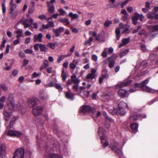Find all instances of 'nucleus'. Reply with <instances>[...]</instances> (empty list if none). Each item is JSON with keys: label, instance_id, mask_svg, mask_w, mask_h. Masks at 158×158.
Listing matches in <instances>:
<instances>
[{"label": "nucleus", "instance_id": "50", "mask_svg": "<svg viewBox=\"0 0 158 158\" xmlns=\"http://www.w3.org/2000/svg\"><path fill=\"white\" fill-rule=\"evenodd\" d=\"M107 48H105L102 54V56L103 57L105 58L107 56Z\"/></svg>", "mask_w": 158, "mask_h": 158}, {"label": "nucleus", "instance_id": "34", "mask_svg": "<svg viewBox=\"0 0 158 158\" xmlns=\"http://www.w3.org/2000/svg\"><path fill=\"white\" fill-rule=\"evenodd\" d=\"M69 15L71 18L72 19H74L77 18L78 17V15L76 14H73L71 12L69 14Z\"/></svg>", "mask_w": 158, "mask_h": 158}, {"label": "nucleus", "instance_id": "10", "mask_svg": "<svg viewBox=\"0 0 158 158\" xmlns=\"http://www.w3.org/2000/svg\"><path fill=\"white\" fill-rule=\"evenodd\" d=\"M91 73H89L86 77V79L88 81H90L93 79L95 78V73L96 72V70L93 68L91 69Z\"/></svg>", "mask_w": 158, "mask_h": 158}, {"label": "nucleus", "instance_id": "52", "mask_svg": "<svg viewBox=\"0 0 158 158\" xmlns=\"http://www.w3.org/2000/svg\"><path fill=\"white\" fill-rule=\"evenodd\" d=\"M35 10V7L34 6H30L28 10V12L29 13H32Z\"/></svg>", "mask_w": 158, "mask_h": 158}, {"label": "nucleus", "instance_id": "56", "mask_svg": "<svg viewBox=\"0 0 158 158\" xmlns=\"http://www.w3.org/2000/svg\"><path fill=\"white\" fill-rule=\"evenodd\" d=\"M2 12L4 13L6 11V7L5 6V3H2Z\"/></svg>", "mask_w": 158, "mask_h": 158}, {"label": "nucleus", "instance_id": "55", "mask_svg": "<svg viewBox=\"0 0 158 158\" xmlns=\"http://www.w3.org/2000/svg\"><path fill=\"white\" fill-rule=\"evenodd\" d=\"M40 74V73H37L36 72H34L32 74V76L31 77V78H36Z\"/></svg>", "mask_w": 158, "mask_h": 158}, {"label": "nucleus", "instance_id": "51", "mask_svg": "<svg viewBox=\"0 0 158 158\" xmlns=\"http://www.w3.org/2000/svg\"><path fill=\"white\" fill-rule=\"evenodd\" d=\"M140 47L142 50L144 52H145L147 50V48L146 45L143 44H141L140 45Z\"/></svg>", "mask_w": 158, "mask_h": 158}, {"label": "nucleus", "instance_id": "15", "mask_svg": "<svg viewBox=\"0 0 158 158\" xmlns=\"http://www.w3.org/2000/svg\"><path fill=\"white\" fill-rule=\"evenodd\" d=\"M6 151V147L3 143L0 144V154L2 158H3L5 156Z\"/></svg>", "mask_w": 158, "mask_h": 158}, {"label": "nucleus", "instance_id": "57", "mask_svg": "<svg viewBox=\"0 0 158 158\" xmlns=\"http://www.w3.org/2000/svg\"><path fill=\"white\" fill-rule=\"evenodd\" d=\"M1 89L4 91H6L8 90L7 87L5 85H1Z\"/></svg>", "mask_w": 158, "mask_h": 158}, {"label": "nucleus", "instance_id": "29", "mask_svg": "<svg viewBox=\"0 0 158 158\" xmlns=\"http://www.w3.org/2000/svg\"><path fill=\"white\" fill-rule=\"evenodd\" d=\"M111 57H109L107 60L109 61V67L110 68H113L114 65L115 61L114 60L110 61Z\"/></svg>", "mask_w": 158, "mask_h": 158}, {"label": "nucleus", "instance_id": "7", "mask_svg": "<svg viewBox=\"0 0 158 158\" xmlns=\"http://www.w3.org/2000/svg\"><path fill=\"white\" fill-rule=\"evenodd\" d=\"M139 18L140 21L143 20L144 16L142 14H139L138 13H136L134 16L132 17V21L133 23L135 25L137 23V21Z\"/></svg>", "mask_w": 158, "mask_h": 158}, {"label": "nucleus", "instance_id": "37", "mask_svg": "<svg viewBox=\"0 0 158 158\" xmlns=\"http://www.w3.org/2000/svg\"><path fill=\"white\" fill-rule=\"evenodd\" d=\"M67 57V56L65 55H60L58 57L57 59V62L59 63H60L64 58Z\"/></svg>", "mask_w": 158, "mask_h": 158}, {"label": "nucleus", "instance_id": "26", "mask_svg": "<svg viewBox=\"0 0 158 158\" xmlns=\"http://www.w3.org/2000/svg\"><path fill=\"white\" fill-rule=\"evenodd\" d=\"M130 26L127 24L124 25V27L123 29L122 32L123 33H128L130 32L129 28Z\"/></svg>", "mask_w": 158, "mask_h": 158}, {"label": "nucleus", "instance_id": "2", "mask_svg": "<svg viewBox=\"0 0 158 158\" xmlns=\"http://www.w3.org/2000/svg\"><path fill=\"white\" fill-rule=\"evenodd\" d=\"M98 135L101 137V142L103 148H106L109 144V141L106 138L105 134V130L101 127H100L98 130Z\"/></svg>", "mask_w": 158, "mask_h": 158}, {"label": "nucleus", "instance_id": "11", "mask_svg": "<svg viewBox=\"0 0 158 158\" xmlns=\"http://www.w3.org/2000/svg\"><path fill=\"white\" fill-rule=\"evenodd\" d=\"M42 110L43 108L41 106H38L36 107L33 108L32 112L34 115L37 116L42 113Z\"/></svg>", "mask_w": 158, "mask_h": 158}, {"label": "nucleus", "instance_id": "17", "mask_svg": "<svg viewBox=\"0 0 158 158\" xmlns=\"http://www.w3.org/2000/svg\"><path fill=\"white\" fill-rule=\"evenodd\" d=\"M78 62L79 61L77 59H73L72 62L70 63L69 64V67L70 69L74 70L76 68Z\"/></svg>", "mask_w": 158, "mask_h": 158}, {"label": "nucleus", "instance_id": "38", "mask_svg": "<svg viewBox=\"0 0 158 158\" xmlns=\"http://www.w3.org/2000/svg\"><path fill=\"white\" fill-rule=\"evenodd\" d=\"M22 135V133L19 131L14 130V137L16 136L19 137Z\"/></svg>", "mask_w": 158, "mask_h": 158}, {"label": "nucleus", "instance_id": "43", "mask_svg": "<svg viewBox=\"0 0 158 158\" xmlns=\"http://www.w3.org/2000/svg\"><path fill=\"white\" fill-rule=\"evenodd\" d=\"M93 39L92 37H90L89 38V40L85 41L84 44L85 45H86L88 44H90L92 41Z\"/></svg>", "mask_w": 158, "mask_h": 158}, {"label": "nucleus", "instance_id": "28", "mask_svg": "<svg viewBox=\"0 0 158 158\" xmlns=\"http://www.w3.org/2000/svg\"><path fill=\"white\" fill-rule=\"evenodd\" d=\"M39 47L41 52H46L48 51V48L43 44H39Z\"/></svg>", "mask_w": 158, "mask_h": 158}, {"label": "nucleus", "instance_id": "54", "mask_svg": "<svg viewBox=\"0 0 158 158\" xmlns=\"http://www.w3.org/2000/svg\"><path fill=\"white\" fill-rule=\"evenodd\" d=\"M130 1L129 0H126L122 2L121 4L122 8H123Z\"/></svg>", "mask_w": 158, "mask_h": 158}, {"label": "nucleus", "instance_id": "46", "mask_svg": "<svg viewBox=\"0 0 158 158\" xmlns=\"http://www.w3.org/2000/svg\"><path fill=\"white\" fill-rule=\"evenodd\" d=\"M48 47L54 49L55 48V44L54 43H49L48 44Z\"/></svg>", "mask_w": 158, "mask_h": 158}, {"label": "nucleus", "instance_id": "40", "mask_svg": "<svg viewBox=\"0 0 158 158\" xmlns=\"http://www.w3.org/2000/svg\"><path fill=\"white\" fill-rule=\"evenodd\" d=\"M129 51V50L128 49H126L123 52H121L120 54V58H122V57L125 55L127 54Z\"/></svg>", "mask_w": 158, "mask_h": 158}, {"label": "nucleus", "instance_id": "30", "mask_svg": "<svg viewBox=\"0 0 158 158\" xmlns=\"http://www.w3.org/2000/svg\"><path fill=\"white\" fill-rule=\"evenodd\" d=\"M23 31L22 29L17 31L16 32V33L17 34L16 36V38L18 39L20 38L23 35Z\"/></svg>", "mask_w": 158, "mask_h": 158}, {"label": "nucleus", "instance_id": "36", "mask_svg": "<svg viewBox=\"0 0 158 158\" xmlns=\"http://www.w3.org/2000/svg\"><path fill=\"white\" fill-rule=\"evenodd\" d=\"M7 131L6 134L7 135L11 137H14V130H10V129H7Z\"/></svg>", "mask_w": 158, "mask_h": 158}, {"label": "nucleus", "instance_id": "22", "mask_svg": "<svg viewBox=\"0 0 158 158\" xmlns=\"http://www.w3.org/2000/svg\"><path fill=\"white\" fill-rule=\"evenodd\" d=\"M39 97L40 98L43 100H45L48 98V96L45 94L43 91H41L40 92Z\"/></svg>", "mask_w": 158, "mask_h": 158}, {"label": "nucleus", "instance_id": "27", "mask_svg": "<svg viewBox=\"0 0 158 158\" xmlns=\"http://www.w3.org/2000/svg\"><path fill=\"white\" fill-rule=\"evenodd\" d=\"M18 110L22 115L24 114L26 111L25 106L23 107L22 105H20L19 107H18Z\"/></svg>", "mask_w": 158, "mask_h": 158}, {"label": "nucleus", "instance_id": "60", "mask_svg": "<svg viewBox=\"0 0 158 158\" xmlns=\"http://www.w3.org/2000/svg\"><path fill=\"white\" fill-rule=\"evenodd\" d=\"M71 29L73 33H77L78 32V30L74 27H71Z\"/></svg>", "mask_w": 158, "mask_h": 158}, {"label": "nucleus", "instance_id": "21", "mask_svg": "<svg viewBox=\"0 0 158 158\" xmlns=\"http://www.w3.org/2000/svg\"><path fill=\"white\" fill-rule=\"evenodd\" d=\"M131 129L135 131H138L139 124L136 123H133L130 125Z\"/></svg>", "mask_w": 158, "mask_h": 158}, {"label": "nucleus", "instance_id": "23", "mask_svg": "<svg viewBox=\"0 0 158 158\" xmlns=\"http://www.w3.org/2000/svg\"><path fill=\"white\" fill-rule=\"evenodd\" d=\"M147 27L149 30H152L153 31H158V24L154 26L152 25H148L147 26Z\"/></svg>", "mask_w": 158, "mask_h": 158}, {"label": "nucleus", "instance_id": "61", "mask_svg": "<svg viewBox=\"0 0 158 158\" xmlns=\"http://www.w3.org/2000/svg\"><path fill=\"white\" fill-rule=\"evenodd\" d=\"M24 52L26 54H31L33 51L32 50L27 49L24 51Z\"/></svg>", "mask_w": 158, "mask_h": 158}, {"label": "nucleus", "instance_id": "53", "mask_svg": "<svg viewBox=\"0 0 158 158\" xmlns=\"http://www.w3.org/2000/svg\"><path fill=\"white\" fill-rule=\"evenodd\" d=\"M91 58L92 60L96 62L98 60V57L95 54H93L92 55Z\"/></svg>", "mask_w": 158, "mask_h": 158}, {"label": "nucleus", "instance_id": "59", "mask_svg": "<svg viewBox=\"0 0 158 158\" xmlns=\"http://www.w3.org/2000/svg\"><path fill=\"white\" fill-rule=\"evenodd\" d=\"M104 115L106 118L107 120L110 121V122H112L114 121L113 119L108 117V115L106 113H105Z\"/></svg>", "mask_w": 158, "mask_h": 158}, {"label": "nucleus", "instance_id": "18", "mask_svg": "<svg viewBox=\"0 0 158 158\" xmlns=\"http://www.w3.org/2000/svg\"><path fill=\"white\" fill-rule=\"evenodd\" d=\"M73 88L75 89L78 94H80L83 90L85 89V88L84 86H81L78 88V85H73Z\"/></svg>", "mask_w": 158, "mask_h": 158}, {"label": "nucleus", "instance_id": "42", "mask_svg": "<svg viewBox=\"0 0 158 158\" xmlns=\"http://www.w3.org/2000/svg\"><path fill=\"white\" fill-rule=\"evenodd\" d=\"M56 88L58 89L59 91H62L63 88L61 87V85L59 83H56L55 85Z\"/></svg>", "mask_w": 158, "mask_h": 158}, {"label": "nucleus", "instance_id": "33", "mask_svg": "<svg viewBox=\"0 0 158 158\" xmlns=\"http://www.w3.org/2000/svg\"><path fill=\"white\" fill-rule=\"evenodd\" d=\"M15 120V118H14L13 119L10 120V121L9 123V125L7 127V129H10L12 127L13 124Z\"/></svg>", "mask_w": 158, "mask_h": 158}, {"label": "nucleus", "instance_id": "62", "mask_svg": "<svg viewBox=\"0 0 158 158\" xmlns=\"http://www.w3.org/2000/svg\"><path fill=\"white\" fill-rule=\"evenodd\" d=\"M48 25L49 26V27H54L55 26L54 23L52 21L49 22L48 23Z\"/></svg>", "mask_w": 158, "mask_h": 158}, {"label": "nucleus", "instance_id": "12", "mask_svg": "<svg viewBox=\"0 0 158 158\" xmlns=\"http://www.w3.org/2000/svg\"><path fill=\"white\" fill-rule=\"evenodd\" d=\"M3 115L4 119L6 121L13 119L14 118H15L11 113L7 111H4L3 112Z\"/></svg>", "mask_w": 158, "mask_h": 158}, {"label": "nucleus", "instance_id": "20", "mask_svg": "<svg viewBox=\"0 0 158 158\" xmlns=\"http://www.w3.org/2000/svg\"><path fill=\"white\" fill-rule=\"evenodd\" d=\"M126 91L122 89H120L118 91V94L120 97L124 98L126 97Z\"/></svg>", "mask_w": 158, "mask_h": 158}, {"label": "nucleus", "instance_id": "49", "mask_svg": "<svg viewBox=\"0 0 158 158\" xmlns=\"http://www.w3.org/2000/svg\"><path fill=\"white\" fill-rule=\"evenodd\" d=\"M58 11L60 13L59 14V15L64 16L65 15L66 12L62 8H60L58 10Z\"/></svg>", "mask_w": 158, "mask_h": 158}, {"label": "nucleus", "instance_id": "5", "mask_svg": "<svg viewBox=\"0 0 158 158\" xmlns=\"http://www.w3.org/2000/svg\"><path fill=\"white\" fill-rule=\"evenodd\" d=\"M80 110L81 112L85 114L90 112L94 113L96 110L95 108H92L89 106L85 105L81 106Z\"/></svg>", "mask_w": 158, "mask_h": 158}, {"label": "nucleus", "instance_id": "13", "mask_svg": "<svg viewBox=\"0 0 158 158\" xmlns=\"http://www.w3.org/2000/svg\"><path fill=\"white\" fill-rule=\"evenodd\" d=\"M43 37V35L42 33H39L38 34L35 35L33 37L34 41V42L38 41L39 42H42Z\"/></svg>", "mask_w": 158, "mask_h": 158}, {"label": "nucleus", "instance_id": "41", "mask_svg": "<svg viewBox=\"0 0 158 158\" xmlns=\"http://www.w3.org/2000/svg\"><path fill=\"white\" fill-rule=\"evenodd\" d=\"M118 113L121 115L124 114L125 113V110L124 108H119V110H118Z\"/></svg>", "mask_w": 158, "mask_h": 158}, {"label": "nucleus", "instance_id": "4", "mask_svg": "<svg viewBox=\"0 0 158 158\" xmlns=\"http://www.w3.org/2000/svg\"><path fill=\"white\" fill-rule=\"evenodd\" d=\"M119 144L117 142H114V144L111 147L112 150L119 155V158H123L124 155L122 151L117 147Z\"/></svg>", "mask_w": 158, "mask_h": 158}, {"label": "nucleus", "instance_id": "9", "mask_svg": "<svg viewBox=\"0 0 158 158\" xmlns=\"http://www.w3.org/2000/svg\"><path fill=\"white\" fill-rule=\"evenodd\" d=\"M132 81L130 79H128L124 81L123 82H118L116 85V88L118 89L127 86L130 84Z\"/></svg>", "mask_w": 158, "mask_h": 158}, {"label": "nucleus", "instance_id": "58", "mask_svg": "<svg viewBox=\"0 0 158 158\" xmlns=\"http://www.w3.org/2000/svg\"><path fill=\"white\" fill-rule=\"evenodd\" d=\"M129 15H126L123 16L121 18V20L124 21L125 22L127 19Z\"/></svg>", "mask_w": 158, "mask_h": 158}, {"label": "nucleus", "instance_id": "35", "mask_svg": "<svg viewBox=\"0 0 158 158\" xmlns=\"http://www.w3.org/2000/svg\"><path fill=\"white\" fill-rule=\"evenodd\" d=\"M139 117V114H135L131 116L130 119L131 120H137Z\"/></svg>", "mask_w": 158, "mask_h": 158}, {"label": "nucleus", "instance_id": "48", "mask_svg": "<svg viewBox=\"0 0 158 158\" xmlns=\"http://www.w3.org/2000/svg\"><path fill=\"white\" fill-rule=\"evenodd\" d=\"M125 105L127 104L123 102H121L118 104V108H124Z\"/></svg>", "mask_w": 158, "mask_h": 158}, {"label": "nucleus", "instance_id": "64", "mask_svg": "<svg viewBox=\"0 0 158 158\" xmlns=\"http://www.w3.org/2000/svg\"><path fill=\"white\" fill-rule=\"evenodd\" d=\"M28 62L29 61L27 59H24L23 62V66H26Z\"/></svg>", "mask_w": 158, "mask_h": 158}, {"label": "nucleus", "instance_id": "25", "mask_svg": "<svg viewBox=\"0 0 158 158\" xmlns=\"http://www.w3.org/2000/svg\"><path fill=\"white\" fill-rule=\"evenodd\" d=\"M71 80L74 83L76 84H77L80 82L79 80L77 78L76 76L74 74L71 76Z\"/></svg>", "mask_w": 158, "mask_h": 158}, {"label": "nucleus", "instance_id": "16", "mask_svg": "<svg viewBox=\"0 0 158 158\" xmlns=\"http://www.w3.org/2000/svg\"><path fill=\"white\" fill-rule=\"evenodd\" d=\"M65 96L68 99L71 100H73L74 99V94L70 90H69L67 92H65Z\"/></svg>", "mask_w": 158, "mask_h": 158}, {"label": "nucleus", "instance_id": "3", "mask_svg": "<svg viewBox=\"0 0 158 158\" xmlns=\"http://www.w3.org/2000/svg\"><path fill=\"white\" fill-rule=\"evenodd\" d=\"M149 81V79H147L143 81L141 83H135V85L136 88L139 87L144 91L148 92H151L152 89L146 86V85L148 83Z\"/></svg>", "mask_w": 158, "mask_h": 158}, {"label": "nucleus", "instance_id": "44", "mask_svg": "<svg viewBox=\"0 0 158 158\" xmlns=\"http://www.w3.org/2000/svg\"><path fill=\"white\" fill-rule=\"evenodd\" d=\"M61 76L63 80H65L67 78V75L65 73L64 70H63L62 72Z\"/></svg>", "mask_w": 158, "mask_h": 158}, {"label": "nucleus", "instance_id": "39", "mask_svg": "<svg viewBox=\"0 0 158 158\" xmlns=\"http://www.w3.org/2000/svg\"><path fill=\"white\" fill-rule=\"evenodd\" d=\"M49 7L48 9V12L50 13H52L55 11V8L54 6H48Z\"/></svg>", "mask_w": 158, "mask_h": 158}, {"label": "nucleus", "instance_id": "24", "mask_svg": "<svg viewBox=\"0 0 158 158\" xmlns=\"http://www.w3.org/2000/svg\"><path fill=\"white\" fill-rule=\"evenodd\" d=\"M59 21L64 24L65 25H67L70 23L69 20L68 18L60 19Z\"/></svg>", "mask_w": 158, "mask_h": 158}, {"label": "nucleus", "instance_id": "8", "mask_svg": "<svg viewBox=\"0 0 158 158\" xmlns=\"http://www.w3.org/2000/svg\"><path fill=\"white\" fill-rule=\"evenodd\" d=\"M39 101L38 98H34L29 99L28 100V106L30 108H34L37 106V103Z\"/></svg>", "mask_w": 158, "mask_h": 158}, {"label": "nucleus", "instance_id": "32", "mask_svg": "<svg viewBox=\"0 0 158 158\" xmlns=\"http://www.w3.org/2000/svg\"><path fill=\"white\" fill-rule=\"evenodd\" d=\"M115 32L116 34V38L118 40H119L120 37V28H116L115 29Z\"/></svg>", "mask_w": 158, "mask_h": 158}, {"label": "nucleus", "instance_id": "6", "mask_svg": "<svg viewBox=\"0 0 158 158\" xmlns=\"http://www.w3.org/2000/svg\"><path fill=\"white\" fill-rule=\"evenodd\" d=\"M24 150L22 148L17 149L15 153L13 158H24Z\"/></svg>", "mask_w": 158, "mask_h": 158}, {"label": "nucleus", "instance_id": "63", "mask_svg": "<svg viewBox=\"0 0 158 158\" xmlns=\"http://www.w3.org/2000/svg\"><path fill=\"white\" fill-rule=\"evenodd\" d=\"M38 18L40 19H46V17L45 15H39L38 16Z\"/></svg>", "mask_w": 158, "mask_h": 158}, {"label": "nucleus", "instance_id": "19", "mask_svg": "<svg viewBox=\"0 0 158 158\" xmlns=\"http://www.w3.org/2000/svg\"><path fill=\"white\" fill-rule=\"evenodd\" d=\"M130 40V38L129 37L123 39L122 41V43L119 44L118 47L120 48L124 45H126L129 43Z\"/></svg>", "mask_w": 158, "mask_h": 158}, {"label": "nucleus", "instance_id": "45", "mask_svg": "<svg viewBox=\"0 0 158 158\" xmlns=\"http://www.w3.org/2000/svg\"><path fill=\"white\" fill-rule=\"evenodd\" d=\"M112 23V22L109 20H106L104 23V25L106 27H109Z\"/></svg>", "mask_w": 158, "mask_h": 158}, {"label": "nucleus", "instance_id": "1", "mask_svg": "<svg viewBox=\"0 0 158 158\" xmlns=\"http://www.w3.org/2000/svg\"><path fill=\"white\" fill-rule=\"evenodd\" d=\"M33 19L31 18L29 20L27 19L23 18L20 20V22L23 25L24 27L25 28H27L29 27H31L33 28L32 26V25L34 26V28L35 29H37L38 28V24L37 23H33Z\"/></svg>", "mask_w": 158, "mask_h": 158}, {"label": "nucleus", "instance_id": "31", "mask_svg": "<svg viewBox=\"0 0 158 158\" xmlns=\"http://www.w3.org/2000/svg\"><path fill=\"white\" fill-rule=\"evenodd\" d=\"M49 157L52 158H63L62 156L56 154L50 153L49 154Z\"/></svg>", "mask_w": 158, "mask_h": 158}, {"label": "nucleus", "instance_id": "47", "mask_svg": "<svg viewBox=\"0 0 158 158\" xmlns=\"http://www.w3.org/2000/svg\"><path fill=\"white\" fill-rule=\"evenodd\" d=\"M16 7V4H14V5L10 6V14H12L13 11L14 10V9Z\"/></svg>", "mask_w": 158, "mask_h": 158}, {"label": "nucleus", "instance_id": "14", "mask_svg": "<svg viewBox=\"0 0 158 158\" xmlns=\"http://www.w3.org/2000/svg\"><path fill=\"white\" fill-rule=\"evenodd\" d=\"M64 30V28L63 27H61L57 29H53V32L55 33L56 37H58L60 36L61 33L63 32Z\"/></svg>", "mask_w": 158, "mask_h": 158}]
</instances>
